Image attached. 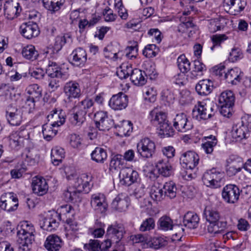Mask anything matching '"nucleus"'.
Wrapping results in <instances>:
<instances>
[{"mask_svg": "<svg viewBox=\"0 0 251 251\" xmlns=\"http://www.w3.org/2000/svg\"><path fill=\"white\" fill-rule=\"evenodd\" d=\"M227 227V222L225 221H219L216 222L209 223L207 226L208 232L212 234L216 235L222 233Z\"/></svg>", "mask_w": 251, "mask_h": 251, "instance_id": "72a5a7b5", "label": "nucleus"}, {"mask_svg": "<svg viewBox=\"0 0 251 251\" xmlns=\"http://www.w3.org/2000/svg\"><path fill=\"white\" fill-rule=\"evenodd\" d=\"M65 157V152L62 148H55L51 150V159L54 165H58Z\"/></svg>", "mask_w": 251, "mask_h": 251, "instance_id": "a18cd8bd", "label": "nucleus"}, {"mask_svg": "<svg viewBox=\"0 0 251 251\" xmlns=\"http://www.w3.org/2000/svg\"><path fill=\"white\" fill-rule=\"evenodd\" d=\"M200 218L194 212H187L183 217V226L188 228L193 229L197 228L199 225Z\"/></svg>", "mask_w": 251, "mask_h": 251, "instance_id": "a878e982", "label": "nucleus"}, {"mask_svg": "<svg viewBox=\"0 0 251 251\" xmlns=\"http://www.w3.org/2000/svg\"><path fill=\"white\" fill-rule=\"evenodd\" d=\"M71 41L72 37L70 33L65 34L63 36H58L55 39L54 49L57 52L66 43Z\"/></svg>", "mask_w": 251, "mask_h": 251, "instance_id": "8fccbe9b", "label": "nucleus"}, {"mask_svg": "<svg viewBox=\"0 0 251 251\" xmlns=\"http://www.w3.org/2000/svg\"><path fill=\"white\" fill-rule=\"evenodd\" d=\"M46 73L49 76V87L52 91L57 90L60 87L61 81L67 80L69 76L67 73L63 72L61 68L53 62H49Z\"/></svg>", "mask_w": 251, "mask_h": 251, "instance_id": "f03ea898", "label": "nucleus"}, {"mask_svg": "<svg viewBox=\"0 0 251 251\" xmlns=\"http://www.w3.org/2000/svg\"><path fill=\"white\" fill-rule=\"evenodd\" d=\"M26 134L28 136L27 131L23 130L20 132L12 133L9 136L10 145L12 148H16L21 146L24 141V134Z\"/></svg>", "mask_w": 251, "mask_h": 251, "instance_id": "f704fd0d", "label": "nucleus"}, {"mask_svg": "<svg viewBox=\"0 0 251 251\" xmlns=\"http://www.w3.org/2000/svg\"><path fill=\"white\" fill-rule=\"evenodd\" d=\"M103 15L106 22H114L116 19L117 16L114 14L113 10L110 8H105L103 11Z\"/></svg>", "mask_w": 251, "mask_h": 251, "instance_id": "774afa93", "label": "nucleus"}, {"mask_svg": "<svg viewBox=\"0 0 251 251\" xmlns=\"http://www.w3.org/2000/svg\"><path fill=\"white\" fill-rule=\"evenodd\" d=\"M84 248L88 251H100V241L98 240H90L88 244L84 245Z\"/></svg>", "mask_w": 251, "mask_h": 251, "instance_id": "338daca9", "label": "nucleus"}, {"mask_svg": "<svg viewBox=\"0 0 251 251\" xmlns=\"http://www.w3.org/2000/svg\"><path fill=\"white\" fill-rule=\"evenodd\" d=\"M29 74L32 77L36 79H42L45 75L44 70L41 68H35L29 70Z\"/></svg>", "mask_w": 251, "mask_h": 251, "instance_id": "69168bd1", "label": "nucleus"}, {"mask_svg": "<svg viewBox=\"0 0 251 251\" xmlns=\"http://www.w3.org/2000/svg\"><path fill=\"white\" fill-rule=\"evenodd\" d=\"M5 117L8 123L12 126H19L22 121L23 113L22 110L12 104L5 107Z\"/></svg>", "mask_w": 251, "mask_h": 251, "instance_id": "1a4fd4ad", "label": "nucleus"}, {"mask_svg": "<svg viewBox=\"0 0 251 251\" xmlns=\"http://www.w3.org/2000/svg\"><path fill=\"white\" fill-rule=\"evenodd\" d=\"M213 108L203 102L199 101L192 111L193 119L201 121L210 118L213 115Z\"/></svg>", "mask_w": 251, "mask_h": 251, "instance_id": "423d86ee", "label": "nucleus"}, {"mask_svg": "<svg viewBox=\"0 0 251 251\" xmlns=\"http://www.w3.org/2000/svg\"><path fill=\"white\" fill-rule=\"evenodd\" d=\"M125 161L123 155L120 154H117L113 156L110 162V170H118L121 168L125 165Z\"/></svg>", "mask_w": 251, "mask_h": 251, "instance_id": "09e8293b", "label": "nucleus"}, {"mask_svg": "<svg viewBox=\"0 0 251 251\" xmlns=\"http://www.w3.org/2000/svg\"><path fill=\"white\" fill-rule=\"evenodd\" d=\"M125 233L124 227L121 224H115L109 226L106 230V236L113 243H118L123 238Z\"/></svg>", "mask_w": 251, "mask_h": 251, "instance_id": "4468645a", "label": "nucleus"}, {"mask_svg": "<svg viewBox=\"0 0 251 251\" xmlns=\"http://www.w3.org/2000/svg\"><path fill=\"white\" fill-rule=\"evenodd\" d=\"M148 245L154 249H158L165 246L167 244V241L162 237H155L147 242Z\"/></svg>", "mask_w": 251, "mask_h": 251, "instance_id": "603ef678", "label": "nucleus"}, {"mask_svg": "<svg viewBox=\"0 0 251 251\" xmlns=\"http://www.w3.org/2000/svg\"><path fill=\"white\" fill-rule=\"evenodd\" d=\"M243 57V53L239 49H233L229 53L228 59L232 62H236Z\"/></svg>", "mask_w": 251, "mask_h": 251, "instance_id": "0e129e2a", "label": "nucleus"}, {"mask_svg": "<svg viewBox=\"0 0 251 251\" xmlns=\"http://www.w3.org/2000/svg\"><path fill=\"white\" fill-rule=\"evenodd\" d=\"M251 131V116H245L241 121L234 123L232 126L231 134L237 141L247 138Z\"/></svg>", "mask_w": 251, "mask_h": 251, "instance_id": "20e7f679", "label": "nucleus"}, {"mask_svg": "<svg viewBox=\"0 0 251 251\" xmlns=\"http://www.w3.org/2000/svg\"><path fill=\"white\" fill-rule=\"evenodd\" d=\"M150 116L151 123L162 131L164 135L167 136L174 135L175 131L167 120L165 112L154 109L151 111Z\"/></svg>", "mask_w": 251, "mask_h": 251, "instance_id": "7ed1b4c3", "label": "nucleus"}, {"mask_svg": "<svg viewBox=\"0 0 251 251\" xmlns=\"http://www.w3.org/2000/svg\"><path fill=\"white\" fill-rule=\"evenodd\" d=\"M57 213L58 215L57 220H60L62 217L63 221L72 218L75 214L73 207L70 204H64L60 206L57 209Z\"/></svg>", "mask_w": 251, "mask_h": 251, "instance_id": "2f4dec72", "label": "nucleus"}, {"mask_svg": "<svg viewBox=\"0 0 251 251\" xmlns=\"http://www.w3.org/2000/svg\"><path fill=\"white\" fill-rule=\"evenodd\" d=\"M195 88L200 95L206 96L212 91L213 83L209 79H203L199 82Z\"/></svg>", "mask_w": 251, "mask_h": 251, "instance_id": "c85d7f7f", "label": "nucleus"}, {"mask_svg": "<svg viewBox=\"0 0 251 251\" xmlns=\"http://www.w3.org/2000/svg\"><path fill=\"white\" fill-rule=\"evenodd\" d=\"M174 127L179 132H185L191 129L193 126L188 121L187 115L181 113L177 114L174 119Z\"/></svg>", "mask_w": 251, "mask_h": 251, "instance_id": "2eb2a0df", "label": "nucleus"}, {"mask_svg": "<svg viewBox=\"0 0 251 251\" xmlns=\"http://www.w3.org/2000/svg\"><path fill=\"white\" fill-rule=\"evenodd\" d=\"M138 177V172L129 167L123 168L120 172V183L123 185L130 186L136 182Z\"/></svg>", "mask_w": 251, "mask_h": 251, "instance_id": "9b49d317", "label": "nucleus"}, {"mask_svg": "<svg viewBox=\"0 0 251 251\" xmlns=\"http://www.w3.org/2000/svg\"><path fill=\"white\" fill-rule=\"evenodd\" d=\"M223 173L219 170L213 168L207 170L203 175L202 181L204 185L212 188L220 187Z\"/></svg>", "mask_w": 251, "mask_h": 251, "instance_id": "39448f33", "label": "nucleus"}, {"mask_svg": "<svg viewBox=\"0 0 251 251\" xmlns=\"http://www.w3.org/2000/svg\"><path fill=\"white\" fill-rule=\"evenodd\" d=\"M156 167L159 174L168 177L173 173V168L168 160H159L156 164Z\"/></svg>", "mask_w": 251, "mask_h": 251, "instance_id": "7c9ffc66", "label": "nucleus"}, {"mask_svg": "<svg viewBox=\"0 0 251 251\" xmlns=\"http://www.w3.org/2000/svg\"><path fill=\"white\" fill-rule=\"evenodd\" d=\"M145 72L138 69H134L130 76L131 81L136 85L142 86L146 83Z\"/></svg>", "mask_w": 251, "mask_h": 251, "instance_id": "c9c22d12", "label": "nucleus"}, {"mask_svg": "<svg viewBox=\"0 0 251 251\" xmlns=\"http://www.w3.org/2000/svg\"><path fill=\"white\" fill-rule=\"evenodd\" d=\"M133 70L130 64L125 63L118 69L116 74L120 79H126L128 76H131Z\"/></svg>", "mask_w": 251, "mask_h": 251, "instance_id": "a19ab883", "label": "nucleus"}, {"mask_svg": "<svg viewBox=\"0 0 251 251\" xmlns=\"http://www.w3.org/2000/svg\"><path fill=\"white\" fill-rule=\"evenodd\" d=\"M91 207L98 213H104L107 208L105 197L102 194H95L92 195L90 201Z\"/></svg>", "mask_w": 251, "mask_h": 251, "instance_id": "f3484780", "label": "nucleus"}, {"mask_svg": "<svg viewBox=\"0 0 251 251\" xmlns=\"http://www.w3.org/2000/svg\"><path fill=\"white\" fill-rule=\"evenodd\" d=\"M225 21L223 18L211 19L209 21L208 28L211 32H215L220 30L223 28L224 25H223L222 21Z\"/></svg>", "mask_w": 251, "mask_h": 251, "instance_id": "6e6d98bb", "label": "nucleus"}, {"mask_svg": "<svg viewBox=\"0 0 251 251\" xmlns=\"http://www.w3.org/2000/svg\"><path fill=\"white\" fill-rule=\"evenodd\" d=\"M241 190L235 184H228L222 190V196L224 201L230 204L236 203L239 198Z\"/></svg>", "mask_w": 251, "mask_h": 251, "instance_id": "6e6552de", "label": "nucleus"}, {"mask_svg": "<svg viewBox=\"0 0 251 251\" xmlns=\"http://www.w3.org/2000/svg\"><path fill=\"white\" fill-rule=\"evenodd\" d=\"M164 196L170 199H174L176 197L177 188L176 184L172 181L166 182L163 185Z\"/></svg>", "mask_w": 251, "mask_h": 251, "instance_id": "c03bdc74", "label": "nucleus"}, {"mask_svg": "<svg viewBox=\"0 0 251 251\" xmlns=\"http://www.w3.org/2000/svg\"><path fill=\"white\" fill-rule=\"evenodd\" d=\"M128 198L122 194L118 195L111 203L112 208L117 211H125L129 205Z\"/></svg>", "mask_w": 251, "mask_h": 251, "instance_id": "cd10ccee", "label": "nucleus"}, {"mask_svg": "<svg viewBox=\"0 0 251 251\" xmlns=\"http://www.w3.org/2000/svg\"><path fill=\"white\" fill-rule=\"evenodd\" d=\"M64 2V0H43L44 7L53 12L58 11Z\"/></svg>", "mask_w": 251, "mask_h": 251, "instance_id": "37998d69", "label": "nucleus"}, {"mask_svg": "<svg viewBox=\"0 0 251 251\" xmlns=\"http://www.w3.org/2000/svg\"><path fill=\"white\" fill-rule=\"evenodd\" d=\"M93 105L94 102L91 99L86 98L83 100L78 102L75 107V109H78L82 112H84L85 114L87 112L89 114L93 112Z\"/></svg>", "mask_w": 251, "mask_h": 251, "instance_id": "4c0bfd02", "label": "nucleus"}, {"mask_svg": "<svg viewBox=\"0 0 251 251\" xmlns=\"http://www.w3.org/2000/svg\"><path fill=\"white\" fill-rule=\"evenodd\" d=\"M246 5L244 0H224V6L228 9L229 13L237 15L242 11Z\"/></svg>", "mask_w": 251, "mask_h": 251, "instance_id": "412c9836", "label": "nucleus"}, {"mask_svg": "<svg viewBox=\"0 0 251 251\" xmlns=\"http://www.w3.org/2000/svg\"><path fill=\"white\" fill-rule=\"evenodd\" d=\"M91 159L97 163H102L107 157V152L102 148L96 147L91 154Z\"/></svg>", "mask_w": 251, "mask_h": 251, "instance_id": "ea45409f", "label": "nucleus"}, {"mask_svg": "<svg viewBox=\"0 0 251 251\" xmlns=\"http://www.w3.org/2000/svg\"><path fill=\"white\" fill-rule=\"evenodd\" d=\"M218 101L219 105L233 106L235 101V97L231 91H225L220 95Z\"/></svg>", "mask_w": 251, "mask_h": 251, "instance_id": "473e14b6", "label": "nucleus"}, {"mask_svg": "<svg viewBox=\"0 0 251 251\" xmlns=\"http://www.w3.org/2000/svg\"><path fill=\"white\" fill-rule=\"evenodd\" d=\"M94 119L96 126L100 130H108L114 125L113 120L104 111L96 113Z\"/></svg>", "mask_w": 251, "mask_h": 251, "instance_id": "9d476101", "label": "nucleus"}, {"mask_svg": "<svg viewBox=\"0 0 251 251\" xmlns=\"http://www.w3.org/2000/svg\"><path fill=\"white\" fill-rule=\"evenodd\" d=\"M177 66L180 72L183 74L190 70V62L184 54L180 55L177 60Z\"/></svg>", "mask_w": 251, "mask_h": 251, "instance_id": "3c124183", "label": "nucleus"}, {"mask_svg": "<svg viewBox=\"0 0 251 251\" xmlns=\"http://www.w3.org/2000/svg\"><path fill=\"white\" fill-rule=\"evenodd\" d=\"M157 226L158 228L162 230H172L173 228V221L169 216H163L159 219Z\"/></svg>", "mask_w": 251, "mask_h": 251, "instance_id": "79ce46f5", "label": "nucleus"}, {"mask_svg": "<svg viewBox=\"0 0 251 251\" xmlns=\"http://www.w3.org/2000/svg\"><path fill=\"white\" fill-rule=\"evenodd\" d=\"M128 104V97L123 92L113 95L109 101V106L115 110L125 109Z\"/></svg>", "mask_w": 251, "mask_h": 251, "instance_id": "a211bd4d", "label": "nucleus"}, {"mask_svg": "<svg viewBox=\"0 0 251 251\" xmlns=\"http://www.w3.org/2000/svg\"><path fill=\"white\" fill-rule=\"evenodd\" d=\"M57 219H58L57 213L51 214L50 217L43 218L39 223L41 228L49 231L55 229L59 226Z\"/></svg>", "mask_w": 251, "mask_h": 251, "instance_id": "4be33fe9", "label": "nucleus"}, {"mask_svg": "<svg viewBox=\"0 0 251 251\" xmlns=\"http://www.w3.org/2000/svg\"><path fill=\"white\" fill-rule=\"evenodd\" d=\"M156 49V46L154 44H150L145 47L143 50V54L146 57L151 58L155 57L156 55V52L155 50Z\"/></svg>", "mask_w": 251, "mask_h": 251, "instance_id": "e2e57ef3", "label": "nucleus"}, {"mask_svg": "<svg viewBox=\"0 0 251 251\" xmlns=\"http://www.w3.org/2000/svg\"><path fill=\"white\" fill-rule=\"evenodd\" d=\"M22 54L23 56L28 60H34L38 56V51L33 45H28L23 49Z\"/></svg>", "mask_w": 251, "mask_h": 251, "instance_id": "49530a36", "label": "nucleus"}, {"mask_svg": "<svg viewBox=\"0 0 251 251\" xmlns=\"http://www.w3.org/2000/svg\"><path fill=\"white\" fill-rule=\"evenodd\" d=\"M56 130H53L52 127L47 125H44L42 126V133L44 138L47 141H50L56 134Z\"/></svg>", "mask_w": 251, "mask_h": 251, "instance_id": "bf43d9fd", "label": "nucleus"}, {"mask_svg": "<svg viewBox=\"0 0 251 251\" xmlns=\"http://www.w3.org/2000/svg\"><path fill=\"white\" fill-rule=\"evenodd\" d=\"M137 152L141 157L145 158L151 157L155 152V143L148 138L141 140L136 145Z\"/></svg>", "mask_w": 251, "mask_h": 251, "instance_id": "0eeeda50", "label": "nucleus"}, {"mask_svg": "<svg viewBox=\"0 0 251 251\" xmlns=\"http://www.w3.org/2000/svg\"><path fill=\"white\" fill-rule=\"evenodd\" d=\"M20 32L24 37L29 39L37 37L39 34L40 30L35 23L29 22L22 24L20 27Z\"/></svg>", "mask_w": 251, "mask_h": 251, "instance_id": "6ab92c4d", "label": "nucleus"}, {"mask_svg": "<svg viewBox=\"0 0 251 251\" xmlns=\"http://www.w3.org/2000/svg\"><path fill=\"white\" fill-rule=\"evenodd\" d=\"M63 91L69 101L72 99L79 98L81 95L79 84L74 81L66 82L64 86Z\"/></svg>", "mask_w": 251, "mask_h": 251, "instance_id": "aec40b11", "label": "nucleus"}, {"mask_svg": "<svg viewBox=\"0 0 251 251\" xmlns=\"http://www.w3.org/2000/svg\"><path fill=\"white\" fill-rule=\"evenodd\" d=\"M206 142L202 144L201 147L205 152L207 154H211L213 151V148L217 144V140L215 136L210 135L205 137Z\"/></svg>", "mask_w": 251, "mask_h": 251, "instance_id": "de8ad7c7", "label": "nucleus"}, {"mask_svg": "<svg viewBox=\"0 0 251 251\" xmlns=\"http://www.w3.org/2000/svg\"><path fill=\"white\" fill-rule=\"evenodd\" d=\"M27 93L30 96L29 98L35 99L36 98H39L42 96L41 90L39 86L37 84H33L28 87Z\"/></svg>", "mask_w": 251, "mask_h": 251, "instance_id": "680f3d73", "label": "nucleus"}, {"mask_svg": "<svg viewBox=\"0 0 251 251\" xmlns=\"http://www.w3.org/2000/svg\"><path fill=\"white\" fill-rule=\"evenodd\" d=\"M155 226V220L152 217L144 220L141 224L139 230L141 232H147L153 230Z\"/></svg>", "mask_w": 251, "mask_h": 251, "instance_id": "5fc2aeb1", "label": "nucleus"}, {"mask_svg": "<svg viewBox=\"0 0 251 251\" xmlns=\"http://www.w3.org/2000/svg\"><path fill=\"white\" fill-rule=\"evenodd\" d=\"M63 242L58 236L52 234L48 236L44 244L48 251H58L62 247Z\"/></svg>", "mask_w": 251, "mask_h": 251, "instance_id": "5701e85b", "label": "nucleus"}, {"mask_svg": "<svg viewBox=\"0 0 251 251\" xmlns=\"http://www.w3.org/2000/svg\"><path fill=\"white\" fill-rule=\"evenodd\" d=\"M199 157L195 152L189 151L182 154L180 157V163L187 170H192L198 165Z\"/></svg>", "mask_w": 251, "mask_h": 251, "instance_id": "f8f14e48", "label": "nucleus"}, {"mask_svg": "<svg viewBox=\"0 0 251 251\" xmlns=\"http://www.w3.org/2000/svg\"><path fill=\"white\" fill-rule=\"evenodd\" d=\"M243 73L238 68H234L228 70L224 75V79L232 85L237 84L241 80Z\"/></svg>", "mask_w": 251, "mask_h": 251, "instance_id": "bb28decb", "label": "nucleus"}, {"mask_svg": "<svg viewBox=\"0 0 251 251\" xmlns=\"http://www.w3.org/2000/svg\"><path fill=\"white\" fill-rule=\"evenodd\" d=\"M204 214L206 216V220L209 222V223L220 221V214L215 210L206 209L204 211Z\"/></svg>", "mask_w": 251, "mask_h": 251, "instance_id": "13d9d810", "label": "nucleus"}, {"mask_svg": "<svg viewBox=\"0 0 251 251\" xmlns=\"http://www.w3.org/2000/svg\"><path fill=\"white\" fill-rule=\"evenodd\" d=\"M244 167V162L242 158L237 157L233 160L226 167V172L229 176H233L240 172Z\"/></svg>", "mask_w": 251, "mask_h": 251, "instance_id": "c756f323", "label": "nucleus"}, {"mask_svg": "<svg viewBox=\"0 0 251 251\" xmlns=\"http://www.w3.org/2000/svg\"><path fill=\"white\" fill-rule=\"evenodd\" d=\"M71 56L72 58V63L76 66H83L87 60L86 52L81 48H78L74 50Z\"/></svg>", "mask_w": 251, "mask_h": 251, "instance_id": "b1692460", "label": "nucleus"}, {"mask_svg": "<svg viewBox=\"0 0 251 251\" xmlns=\"http://www.w3.org/2000/svg\"><path fill=\"white\" fill-rule=\"evenodd\" d=\"M0 207L8 212L17 209L18 200L13 193H5L2 195L0 199Z\"/></svg>", "mask_w": 251, "mask_h": 251, "instance_id": "ddd939ff", "label": "nucleus"}, {"mask_svg": "<svg viewBox=\"0 0 251 251\" xmlns=\"http://www.w3.org/2000/svg\"><path fill=\"white\" fill-rule=\"evenodd\" d=\"M228 39V37L224 34H215L211 37V40L213 45L211 47V50H213L216 46H220L221 44Z\"/></svg>", "mask_w": 251, "mask_h": 251, "instance_id": "052dcab7", "label": "nucleus"}, {"mask_svg": "<svg viewBox=\"0 0 251 251\" xmlns=\"http://www.w3.org/2000/svg\"><path fill=\"white\" fill-rule=\"evenodd\" d=\"M150 196L155 201H160L165 197L162 188L157 186L155 184L152 186L151 188Z\"/></svg>", "mask_w": 251, "mask_h": 251, "instance_id": "4d7b16f0", "label": "nucleus"}, {"mask_svg": "<svg viewBox=\"0 0 251 251\" xmlns=\"http://www.w3.org/2000/svg\"><path fill=\"white\" fill-rule=\"evenodd\" d=\"M20 228L17 232L19 248L24 251H28L34 241V226L28 222L24 221L22 223Z\"/></svg>", "mask_w": 251, "mask_h": 251, "instance_id": "f257e3e1", "label": "nucleus"}, {"mask_svg": "<svg viewBox=\"0 0 251 251\" xmlns=\"http://www.w3.org/2000/svg\"><path fill=\"white\" fill-rule=\"evenodd\" d=\"M73 110L74 113L71 115L69 120L72 125L80 126L85 121L86 114L84 112H82L78 109H75V106Z\"/></svg>", "mask_w": 251, "mask_h": 251, "instance_id": "e433bc0d", "label": "nucleus"}, {"mask_svg": "<svg viewBox=\"0 0 251 251\" xmlns=\"http://www.w3.org/2000/svg\"><path fill=\"white\" fill-rule=\"evenodd\" d=\"M3 11L5 17L8 20H12L20 15L22 8L19 3L8 1L4 4Z\"/></svg>", "mask_w": 251, "mask_h": 251, "instance_id": "dca6fc26", "label": "nucleus"}, {"mask_svg": "<svg viewBox=\"0 0 251 251\" xmlns=\"http://www.w3.org/2000/svg\"><path fill=\"white\" fill-rule=\"evenodd\" d=\"M53 112V114H51L52 117L54 119V120H56V119H59V120L54 121L52 124H51V126L52 127H58L61 125H62L65 121V112L62 110H60L59 111L57 110H53L51 112Z\"/></svg>", "mask_w": 251, "mask_h": 251, "instance_id": "864d4df0", "label": "nucleus"}, {"mask_svg": "<svg viewBox=\"0 0 251 251\" xmlns=\"http://www.w3.org/2000/svg\"><path fill=\"white\" fill-rule=\"evenodd\" d=\"M32 190L35 194L43 196L48 190V186L45 179L35 177L32 182Z\"/></svg>", "mask_w": 251, "mask_h": 251, "instance_id": "393cba45", "label": "nucleus"}, {"mask_svg": "<svg viewBox=\"0 0 251 251\" xmlns=\"http://www.w3.org/2000/svg\"><path fill=\"white\" fill-rule=\"evenodd\" d=\"M119 134L121 136H129L132 130V124L128 121H123L119 124L115 125Z\"/></svg>", "mask_w": 251, "mask_h": 251, "instance_id": "58836bf2", "label": "nucleus"}]
</instances>
